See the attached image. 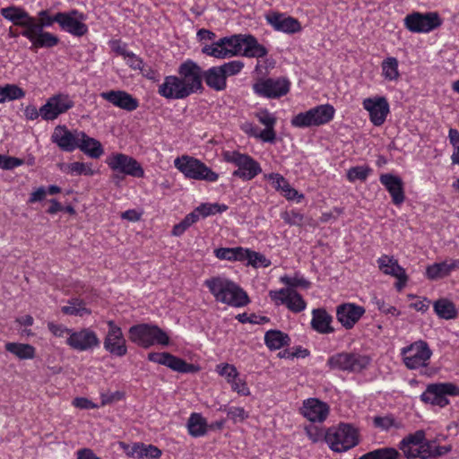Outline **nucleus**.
<instances>
[{"mask_svg":"<svg viewBox=\"0 0 459 459\" xmlns=\"http://www.w3.org/2000/svg\"><path fill=\"white\" fill-rule=\"evenodd\" d=\"M217 302L233 307L247 306L250 299L247 292L229 278L218 275L206 279L204 282Z\"/></svg>","mask_w":459,"mask_h":459,"instance_id":"nucleus-1","label":"nucleus"},{"mask_svg":"<svg viewBox=\"0 0 459 459\" xmlns=\"http://www.w3.org/2000/svg\"><path fill=\"white\" fill-rule=\"evenodd\" d=\"M38 19L31 16L29 30H22L21 35L30 40L32 48H53L59 43L57 36L45 31L44 28L50 27L56 22V13L53 16L48 10H42L38 14Z\"/></svg>","mask_w":459,"mask_h":459,"instance_id":"nucleus-2","label":"nucleus"},{"mask_svg":"<svg viewBox=\"0 0 459 459\" xmlns=\"http://www.w3.org/2000/svg\"><path fill=\"white\" fill-rule=\"evenodd\" d=\"M325 440L333 452L343 453L359 444V435L352 425L341 423L326 430Z\"/></svg>","mask_w":459,"mask_h":459,"instance_id":"nucleus-3","label":"nucleus"},{"mask_svg":"<svg viewBox=\"0 0 459 459\" xmlns=\"http://www.w3.org/2000/svg\"><path fill=\"white\" fill-rule=\"evenodd\" d=\"M129 339L139 346L149 348L154 343L168 345L169 338L159 326L149 324L133 325L129 329Z\"/></svg>","mask_w":459,"mask_h":459,"instance_id":"nucleus-4","label":"nucleus"},{"mask_svg":"<svg viewBox=\"0 0 459 459\" xmlns=\"http://www.w3.org/2000/svg\"><path fill=\"white\" fill-rule=\"evenodd\" d=\"M174 166L187 178L207 182H215L219 178V175L204 162L187 155L175 159Z\"/></svg>","mask_w":459,"mask_h":459,"instance_id":"nucleus-5","label":"nucleus"},{"mask_svg":"<svg viewBox=\"0 0 459 459\" xmlns=\"http://www.w3.org/2000/svg\"><path fill=\"white\" fill-rule=\"evenodd\" d=\"M223 159L229 163L234 164L238 169L234 170L233 177L249 181L262 172L260 164L250 155L238 151H227L223 152Z\"/></svg>","mask_w":459,"mask_h":459,"instance_id":"nucleus-6","label":"nucleus"},{"mask_svg":"<svg viewBox=\"0 0 459 459\" xmlns=\"http://www.w3.org/2000/svg\"><path fill=\"white\" fill-rule=\"evenodd\" d=\"M255 117L264 126V130H260L256 126L250 122H245L241 125V130L264 143H273L276 140V132L274 130L277 122L276 117L267 109H261L255 113Z\"/></svg>","mask_w":459,"mask_h":459,"instance_id":"nucleus-7","label":"nucleus"},{"mask_svg":"<svg viewBox=\"0 0 459 459\" xmlns=\"http://www.w3.org/2000/svg\"><path fill=\"white\" fill-rule=\"evenodd\" d=\"M370 358L357 352H339L327 359V366L331 369L359 373L368 368Z\"/></svg>","mask_w":459,"mask_h":459,"instance_id":"nucleus-8","label":"nucleus"},{"mask_svg":"<svg viewBox=\"0 0 459 459\" xmlns=\"http://www.w3.org/2000/svg\"><path fill=\"white\" fill-rule=\"evenodd\" d=\"M447 396H459V385L452 382L429 384L421 394L420 400L425 403L444 408L450 403Z\"/></svg>","mask_w":459,"mask_h":459,"instance_id":"nucleus-9","label":"nucleus"},{"mask_svg":"<svg viewBox=\"0 0 459 459\" xmlns=\"http://www.w3.org/2000/svg\"><path fill=\"white\" fill-rule=\"evenodd\" d=\"M401 355L404 365L409 369H417L428 365L432 351L427 342L419 340L402 348Z\"/></svg>","mask_w":459,"mask_h":459,"instance_id":"nucleus-10","label":"nucleus"},{"mask_svg":"<svg viewBox=\"0 0 459 459\" xmlns=\"http://www.w3.org/2000/svg\"><path fill=\"white\" fill-rule=\"evenodd\" d=\"M405 28L413 33H427L441 25L437 13L430 12L421 13L413 12L407 14L403 20Z\"/></svg>","mask_w":459,"mask_h":459,"instance_id":"nucleus-11","label":"nucleus"},{"mask_svg":"<svg viewBox=\"0 0 459 459\" xmlns=\"http://www.w3.org/2000/svg\"><path fill=\"white\" fill-rule=\"evenodd\" d=\"M290 86L285 78H261L253 84V91L259 97L278 99L289 92Z\"/></svg>","mask_w":459,"mask_h":459,"instance_id":"nucleus-12","label":"nucleus"},{"mask_svg":"<svg viewBox=\"0 0 459 459\" xmlns=\"http://www.w3.org/2000/svg\"><path fill=\"white\" fill-rule=\"evenodd\" d=\"M202 52L216 58H227L240 54V34L224 37L211 45H205Z\"/></svg>","mask_w":459,"mask_h":459,"instance_id":"nucleus-13","label":"nucleus"},{"mask_svg":"<svg viewBox=\"0 0 459 459\" xmlns=\"http://www.w3.org/2000/svg\"><path fill=\"white\" fill-rule=\"evenodd\" d=\"M56 20L61 30L73 36L82 37L88 32V26L84 23L86 15L76 9L56 13Z\"/></svg>","mask_w":459,"mask_h":459,"instance_id":"nucleus-14","label":"nucleus"},{"mask_svg":"<svg viewBox=\"0 0 459 459\" xmlns=\"http://www.w3.org/2000/svg\"><path fill=\"white\" fill-rule=\"evenodd\" d=\"M178 74L190 95L204 89L203 70L193 60L187 59L180 64Z\"/></svg>","mask_w":459,"mask_h":459,"instance_id":"nucleus-15","label":"nucleus"},{"mask_svg":"<svg viewBox=\"0 0 459 459\" xmlns=\"http://www.w3.org/2000/svg\"><path fill=\"white\" fill-rule=\"evenodd\" d=\"M106 163L113 170L134 178H143L144 170L133 157L124 153H113L107 158Z\"/></svg>","mask_w":459,"mask_h":459,"instance_id":"nucleus-16","label":"nucleus"},{"mask_svg":"<svg viewBox=\"0 0 459 459\" xmlns=\"http://www.w3.org/2000/svg\"><path fill=\"white\" fill-rule=\"evenodd\" d=\"M426 441L424 430H417L401 440L399 449L407 459H429V454L426 452Z\"/></svg>","mask_w":459,"mask_h":459,"instance_id":"nucleus-17","label":"nucleus"},{"mask_svg":"<svg viewBox=\"0 0 459 459\" xmlns=\"http://www.w3.org/2000/svg\"><path fill=\"white\" fill-rule=\"evenodd\" d=\"M65 343L74 351H86L98 348L100 344V340L91 328H82L80 330H73Z\"/></svg>","mask_w":459,"mask_h":459,"instance_id":"nucleus-18","label":"nucleus"},{"mask_svg":"<svg viewBox=\"0 0 459 459\" xmlns=\"http://www.w3.org/2000/svg\"><path fill=\"white\" fill-rule=\"evenodd\" d=\"M269 296L276 305H285L293 313H299L307 307L302 296L291 288L270 290Z\"/></svg>","mask_w":459,"mask_h":459,"instance_id":"nucleus-19","label":"nucleus"},{"mask_svg":"<svg viewBox=\"0 0 459 459\" xmlns=\"http://www.w3.org/2000/svg\"><path fill=\"white\" fill-rule=\"evenodd\" d=\"M148 359L179 373H196L200 369L198 366L187 363L169 352H151L148 354Z\"/></svg>","mask_w":459,"mask_h":459,"instance_id":"nucleus-20","label":"nucleus"},{"mask_svg":"<svg viewBox=\"0 0 459 459\" xmlns=\"http://www.w3.org/2000/svg\"><path fill=\"white\" fill-rule=\"evenodd\" d=\"M108 330L104 339V349L110 354L123 357L127 352L126 341L121 328L114 321L108 322Z\"/></svg>","mask_w":459,"mask_h":459,"instance_id":"nucleus-21","label":"nucleus"},{"mask_svg":"<svg viewBox=\"0 0 459 459\" xmlns=\"http://www.w3.org/2000/svg\"><path fill=\"white\" fill-rule=\"evenodd\" d=\"M80 137H83L82 131H70L65 126H57L51 134V141L62 151L71 152L77 149Z\"/></svg>","mask_w":459,"mask_h":459,"instance_id":"nucleus-22","label":"nucleus"},{"mask_svg":"<svg viewBox=\"0 0 459 459\" xmlns=\"http://www.w3.org/2000/svg\"><path fill=\"white\" fill-rule=\"evenodd\" d=\"M363 108L368 111L371 123L382 126L389 114V104L385 97L368 98L363 100Z\"/></svg>","mask_w":459,"mask_h":459,"instance_id":"nucleus-23","label":"nucleus"},{"mask_svg":"<svg viewBox=\"0 0 459 459\" xmlns=\"http://www.w3.org/2000/svg\"><path fill=\"white\" fill-rule=\"evenodd\" d=\"M158 93L168 100H182L190 96L178 75H168L159 85Z\"/></svg>","mask_w":459,"mask_h":459,"instance_id":"nucleus-24","label":"nucleus"},{"mask_svg":"<svg viewBox=\"0 0 459 459\" xmlns=\"http://www.w3.org/2000/svg\"><path fill=\"white\" fill-rule=\"evenodd\" d=\"M379 181L390 194L394 204L400 206L405 200L402 178L391 173H384L380 175Z\"/></svg>","mask_w":459,"mask_h":459,"instance_id":"nucleus-25","label":"nucleus"},{"mask_svg":"<svg viewBox=\"0 0 459 459\" xmlns=\"http://www.w3.org/2000/svg\"><path fill=\"white\" fill-rule=\"evenodd\" d=\"M365 314V308L354 303H345L337 307L336 317L346 329H351Z\"/></svg>","mask_w":459,"mask_h":459,"instance_id":"nucleus-26","label":"nucleus"},{"mask_svg":"<svg viewBox=\"0 0 459 459\" xmlns=\"http://www.w3.org/2000/svg\"><path fill=\"white\" fill-rule=\"evenodd\" d=\"M300 411L309 421L322 422L329 413V407L325 403L316 398H308L303 402Z\"/></svg>","mask_w":459,"mask_h":459,"instance_id":"nucleus-27","label":"nucleus"},{"mask_svg":"<svg viewBox=\"0 0 459 459\" xmlns=\"http://www.w3.org/2000/svg\"><path fill=\"white\" fill-rule=\"evenodd\" d=\"M267 22L278 31L288 34H293L301 30L300 22L291 16H286L284 13H272L266 15Z\"/></svg>","mask_w":459,"mask_h":459,"instance_id":"nucleus-28","label":"nucleus"},{"mask_svg":"<svg viewBox=\"0 0 459 459\" xmlns=\"http://www.w3.org/2000/svg\"><path fill=\"white\" fill-rule=\"evenodd\" d=\"M100 96L114 106L126 111H134L139 107V101L125 91H103Z\"/></svg>","mask_w":459,"mask_h":459,"instance_id":"nucleus-29","label":"nucleus"},{"mask_svg":"<svg viewBox=\"0 0 459 459\" xmlns=\"http://www.w3.org/2000/svg\"><path fill=\"white\" fill-rule=\"evenodd\" d=\"M1 15L15 26L23 28L22 30H29L31 16L21 6L11 5L0 10Z\"/></svg>","mask_w":459,"mask_h":459,"instance_id":"nucleus-30","label":"nucleus"},{"mask_svg":"<svg viewBox=\"0 0 459 459\" xmlns=\"http://www.w3.org/2000/svg\"><path fill=\"white\" fill-rule=\"evenodd\" d=\"M377 262L379 270L383 273L395 277L400 281H403V284L406 283L407 275L405 270L399 265L398 261L394 256L383 255Z\"/></svg>","mask_w":459,"mask_h":459,"instance_id":"nucleus-31","label":"nucleus"},{"mask_svg":"<svg viewBox=\"0 0 459 459\" xmlns=\"http://www.w3.org/2000/svg\"><path fill=\"white\" fill-rule=\"evenodd\" d=\"M247 57H264L267 55V49L258 43L252 35L240 34V54Z\"/></svg>","mask_w":459,"mask_h":459,"instance_id":"nucleus-32","label":"nucleus"},{"mask_svg":"<svg viewBox=\"0 0 459 459\" xmlns=\"http://www.w3.org/2000/svg\"><path fill=\"white\" fill-rule=\"evenodd\" d=\"M269 178L272 180L273 186L276 190L281 191L286 199L294 200L297 198L298 202H299L304 198V195L302 194H299V192L294 189L281 175L278 173H272L269 175Z\"/></svg>","mask_w":459,"mask_h":459,"instance_id":"nucleus-33","label":"nucleus"},{"mask_svg":"<svg viewBox=\"0 0 459 459\" xmlns=\"http://www.w3.org/2000/svg\"><path fill=\"white\" fill-rule=\"evenodd\" d=\"M332 320V316L324 308H316L312 311L311 326L320 333L333 332L331 326Z\"/></svg>","mask_w":459,"mask_h":459,"instance_id":"nucleus-34","label":"nucleus"},{"mask_svg":"<svg viewBox=\"0 0 459 459\" xmlns=\"http://www.w3.org/2000/svg\"><path fill=\"white\" fill-rule=\"evenodd\" d=\"M458 267L459 260H453L450 263L447 261L435 263L427 267L426 275L429 280H437L448 276L453 270Z\"/></svg>","mask_w":459,"mask_h":459,"instance_id":"nucleus-35","label":"nucleus"},{"mask_svg":"<svg viewBox=\"0 0 459 459\" xmlns=\"http://www.w3.org/2000/svg\"><path fill=\"white\" fill-rule=\"evenodd\" d=\"M203 79L206 85L216 91H224L227 87V81L218 66H212L206 71H203Z\"/></svg>","mask_w":459,"mask_h":459,"instance_id":"nucleus-36","label":"nucleus"},{"mask_svg":"<svg viewBox=\"0 0 459 459\" xmlns=\"http://www.w3.org/2000/svg\"><path fill=\"white\" fill-rule=\"evenodd\" d=\"M82 152L92 159H99L104 152L101 143L87 135L83 132V137H80L78 147Z\"/></svg>","mask_w":459,"mask_h":459,"instance_id":"nucleus-37","label":"nucleus"},{"mask_svg":"<svg viewBox=\"0 0 459 459\" xmlns=\"http://www.w3.org/2000/svg\"><path fill=\"white\" fill-rule=\"evenodd\" d=\"M264 343L271 351H275L289 346L290 338L280 330H269L264 334Z\"/></svg>","mask_w":459,"mask_h":459,"instance_id":"nucleus-38","label":"nucleus"},{"mask_svg":"<svg viewBox=\"0 0 459 459\" xmlns=\"http://www.w3.org/2000/svg\"><path fill=\"white\" fill-rule=\"evenodd\" d=\"M187 430L193 437H203L207 433V421L200 413L194 412L187 420Z\"/></svg>","mask_w":459,"mask_h":459,"instance_id":"nucleus-39","label":"nucleus"},{"mask_svg":"<svg viewBox=\"0 0 459 459\" xmlns=\"http://www.w3.org/2000/svg\"><path fill=\"white\" fill-rule=\"evenodd\" d=\"M74 103L70 99V97L68 95H65V94H57V95L52 96L47 100L48 108H52V106L55 107V108L56 110V112H55L56 118L59 115H61V114L66 112L67 110H69L70 108H72L74 107Z\"/></svg>","mask_w":459,"mask_h":459,"instance_id":"nucleus-40","label":"nucleus"},{"mask_svg":"<svg viewBox=\"0 0 459 459\" xmlns=\"http://www.w3.org/2000/svg\"><path fill=\"white\" fill-rule=\"evenodd\" d=\"M316 126L330 122L334 115V108L329 104L319 105L310 108Z\"/></svg>","mask_w":459,"mask_h":459,"instance_id":"nucleus-41","label":"nucleus"},{"mask_svg":"<svg viewBox=\"0 0 459 459\" xmlns=\"http://www.w3.org/2000/svg\"><path fill=\"white\" fill-rule=\"evenodd\" d=\"M5 350L20 359H30L35 357V348L27 343L7 342Z\"/></svg>","mask_w":459,"mask_h":459,"instance_id":"nucleus-42","label":"nucleus"},{"mask_svg":"<svg viewBox=\"0 0 459 459\" xmlns=\"http://www.w3.org/2000/svg\"><path fill=\"white\" fill-rule=\"evenodd\" d=\"M434 310L443 319H453L457 316L454 303L446 299H440L434 303Z\"/></svg>","mask_w":459,"mask_h":459,"instance_id":"nucleus-43","label":"nucleus"},{"mask_svg":"<svg viewBox=\"0 0 459 459\" xmlns=\"http://www.w3.org/2000/svg\"><path fill=\"white\" fill-rule=\"evenodd\" d=\"M245 261H247V265H251L254 268H265L271 265V261L265 255L248 248H244L243 251V262Z\"/></svg>","mask_w":459,"mask_h":459,"instance_id":"nucleus-44","label":"nucleus"},{"mask_svg":"<svg viewBox=\"0 0 459 459\" xmlns=\"http://www.w3.org/2000/svg\"><path fill=\"white\" fill-rule=\"evenodd\" d=\"M400 456L398 450L394 447H381L368 452L358 459H399Z\"/></svg>","mask_w":459,"mask_h":459,"instance_id":"nucleus-45","label":"nucleus"},{"mask_svg":"<svg viewBox=\"0 0 459 459\" xmlns=\"http://www.w3.org/2000/svg\"><path fill=\"white\" fill-rule=\"evenodd\" d=\"M25 96V91L16 84H6L0 86V103L7 100H15L22 99Z\"/></svg>","mask_w":459,"mask_h":459,"instance_id":"nucleus-46","label":"nucleus"},{"mask_svg":"<svg viewBox=\"0 0 459 459\" xmlns=\"http://www.w3.org/2000/svg\"><path fill=\"white\" fill-rule=\"evenodd\" d=\"M244 247H221L215 249L214 253L217 258L228 261H239L243 262Z\"/></svg>","mask_w":459,"mask_h":459,"instance_id":"nucleus-47","label":"nucleus"},{"mask_svg":"<svg viewBox=\"0 0 459 459\" xmlns=\"http://www.w3.org/2000/svg\"><path fill=\"white\" fill-rule=\"evenodd\" d=\"M61 311L65 315L79 316L91 314V310L85 307V303L79 299L69 300L68 305L62 307Z\"/></svg>","mask_w":459,"mask_h":459,"instance_id":"nucleus-48","label":"nucleus"},{"mask_svg":"<svg viewBox=\"0 0 459 459\" xmlns=\"http://www.w3.org/2000/svg\"><path fill=\"white\" fill-rule=\"evenodd\" d=\"M62 169L67 174L76 176H92L94 174V170L90 164L79 161L65 164Z\"/></svg>","mask_w":459,"mask_h":459,"instance_id":"nucleus-49","label":"nucleus"},{"mask_svg":"<svg viewBox=\"0 0 459 459\" xmlns=\"http://www.w3.org/2000/svg\"><path fill=\"white\" fill-rule=\"evenodd\" d=\"M383 75L389 81L396 80L399 77L398 61L395 57H387L382 63Z\"/></svg>","mask_w":459,"mask_h":459,"instance_id":"nucleus-50","label":"nucleus"},{"mask_svg":"<svg viewBox=\"0 0 459 459\" xmlns=\"http://www.w3.org/2000/svg\"><path fill=\"white\" fill-rule=\"evenodd\" d=\"M371 172L372 169L367 165L351 167L347 171V179L350 182H355L356 180L365 181Z\"/></svg>","mask_w":459,"mask_h":459,"instance_id":"nucleus-51","label":"nucleus"},{"mask_svg":"<svg viewBox=\"0 0 459 459\" xmlns=\"http://www.w3.org/2000/svg\"><path fill=\"white\" fill-rule=\"evenodd\" d=\"M281 218L290 226L301 227L305 221L304 214L295 210L282 212L281 213Z\"/></svg>","mask_w":459,"mask_h":459,"instance_id":"nucleus-52","label":"nucleus"},{"mask_svg":"<svg viewBox=\"0 0 459 459\" xmlns=\"http://www.w3.org/2000/svg\"><path fill=\"white\" fill-rule=\"evenodd\" d=\"M198 221L197 215L194 212L187 214L182 221L176 224L172 229V235L181 236L191 225Z\"/></svg>","mask_w":459,"mask_h":459,"instance_id":"nucleus-53","label":"nucleus"},{"mask_svg":"<svg viewBox=\"0 0 459 459\" xmlns=\"http://www.w3.org/2000/svg\"><path fill=\"white\" fill-rule=\"evenodd\" d=\"M223 411L227 413L228 418L232 420L233 423L243 422L249 417L248 412L243 407H225Z\"/></svg>","mask_w":459,"mask_h":459,"instance_id":"nucleus-54","label":"nucleus"},{"mask_svg":"<svg viewBox=\"0 0 459 459\" xmlns=\"http://www.w3.org/2000/svg\"><path fill=\"white\" fill-rule=\"evenodd\" d=\"M291 125L295 127H309L316 126L313 121L312 112L309 110L296 115L291 119Z\"/></svg>","mask_w":459,"mask_h":459,"instance_id":"nucleus-55","label":"nucleus"},{"mask_svg":"<svg viewBox=\"0 0 459 459\" xmlns=\"http://www.w3.org/2000/svg\"><path fill=\"white\" fill-rule=\"evenodd\" d=\"M218 67L227 81V77L238 74L244 67V64L239 60H233L219 65Z\"/></svg>","mask_w":459,"mask_h":459,"instance_id":"nucleus-56","label":"nucleus"},{"mask_svg":"<svg viewBox=\"0 0 459 459\" xmlns=\"http://www.w3.org/2000/svg\"><path fill=\"white\" fill-rule=\"evenodd\" d=\"M452 450L451 446H437L436 441H426V452L429 454V458H437L449 453Z\"/></svg>","mask_w":459,"mask_h":459,"instance_id":"nucleus-57","label":"nucleus"},{"mask_svg":"<svg viewBox=\"0 0 459 459\" xmlns=\"http://www.w3.org/2000/svg\"><path fill=\"white\" fill-rule=\"evenodd\" d=\"M219 211V204H202L193 212L197 215V220L199 221L200 217L205 218L218 213Z\"/></svg>","mask_w":459,"mask_h":459,"instance_id":"nucleus-58","label":"nucleus"},{"mask_svg":"<svg viewBox=\"0 0 459 459\" xmlns=\"http://www.w3.org/2000/svg\"><path fill=\"white\" fill-rule=\"evenodd\" d=\"M448 138L454 147V152L451 157L452 161L455 164H459V131L450 128L448 132Z\"/></svg>","mask_w":459,"mask_h":459,"instance_id":"nucleus-59","label":"nucleus"},{"mask_svg":"<svg viewBox=\"0 0 459 459\" xmlns=\"http://www.w3.org/2000/svg\"><path fill=\"white\" fill-rule=\"evenodd\" d=\"M281 282L287 285L288 288H295V287H303V288H308L310 283L307 280H306L303 277H290L288 275H284L281 277Z\"/></svg>","mask_w":459,"mask_h":459,"instance_id":"nucleus-60","label":"nucleus"},{"mask_svg":"<svg viewBox=\"0 0 459 459\" xmlns=\"http://www.w3.org/2000/svg\"><path fill=\"white\" fill-rule=\"evenodd\" d=\"M48 328L54 336L58 338H65L66 340H68V336L71 335V333L74 330L63 325H57L53 322H49L48 324Z\"/></svg>","mask_w":459,"mask_h":459,"instance_id":"nucleus-61","label":"nucleus"},{"mask_svg":"<svg viewBox=\"0 0 459 459\" xmlns=\"http://www.w3.org/2000/svg\"><path fill=\"white\" fill-rule=\"evenodd\" d=\"M217 372L225 377L227 382L230 384L236 377H238V370L235 366L225 363L217 366Z\"/></svg>","mask_w":459,"mask_h":459,"instance_id":"nucleus-62","label":"nucleus"},{"mask_svg":"<svg viewBox=\"0 0 459 459\" xmlns=\"http://www.w3.org/2000/svg\"><path fill=\"white\" fill-rule=\"evenodd\" d=\"M231 388L234 392H237L242 396H247L250 394L249 388L245 380L236 377L230 383Z\"/></svg>","mask_w":459,"mask_h":459,"instance_id":"nucleus-63","label":"nucleus"},{"mask_svg":"<svg viewBox=\"0 0 459 459\" xmlns=\"http://www.w3.org/2000/svg\"><path fill=\"white\" fill-rule=\"evenodd\" d=\"M142 458L159 459L161 456V450L153 445H144L142 447Z\"/></svg>","mask_w":459,"mask_h":459,"instance_id":"nucleus-64","label":"nucleus"}]
</instances>
